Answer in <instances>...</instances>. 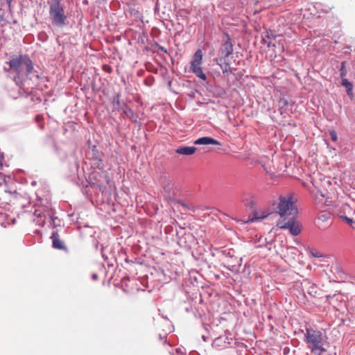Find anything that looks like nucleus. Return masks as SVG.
Masks as SVG:
<instances>
[{
  "label": "nucleus",
  "mask_w": 355,
  "mask_h": 355,
  "mask_svg": "<svg viewBox=\"0 0 355 355\" xmlns=\"http://www.w3.org/2000/svg\"><path fill=\"white\" fill-rule=\"evenodd\" d=\"M10 69L16 73L14 80L17 85H24L26 83L24 76L31 80L39 78V74L34 70L33 62L26 55L14 58L9 62Z\"/></svg>",
  "instance_id": "obj_1"
},
{
  "label": "nucleus",
  "mask_w": 355,
  "mask_h": 355,
  "mask_svg": "<svg viewBox=\"0 0 355 355\" xmlns=\"http://www.w3.org/2000/svg\"><path fill=\"white\" fill-rule=\"evenodd\" d=\"M304 337V341L311 353L322 355L327 352L325 345L327 343V336L322 331L307 327Z\"/></svg>",
  "instance_id": "obj_2"
},
{
  "label": "nucleus",
  "mask_w": 355,
  "mask_h": 355,
  "mask_svg": "<svg viewBox=\"0 0 355 355\" xmlns=\"http://www.w3.org/2000/svg\"><path fill=\"white\" fill-rule=\"evenodd\" d=\"M275 206V212L280 216L279 220H286L289 218H296L297 209L295 205L293 193L280 196Z\"/></svg>",
  "instance_id": "obj_3"
},
{
  "label": "nucleus",
  "mask_w": 355,
  "mask_h": 355,
  "mask_svg": "<svg viewBox=\"0 0 355 355\" xmlns=\"http://www.w3.org/2000/svg\"><path fill=\"white\" fill-rule=\"evenodd\" d=\"M49 15L53 26L62 27L66 25L67 16L64 15L61 4H51L49 8Z\"/></svg>",
  "instance_id": "obj_4"
},
{
  "label": "nucleus",
  "mask_w": 355,
  "mask_h": 355,
  "mask_svg": "<svg viewBox=\"0 0 355 355\" xmlns=\"http://www.w3.org/2000/svg\"><path fill=\"white\" fill-rule=\"evenodd\" d=\"M202 51L201 49H198L190 62L191 67H190V72H192L194 73L197 77L202 79V80H207V76L203 72L202 68L201 67L202 64Z\"/></svg>",
  "instance_id": "obj_5"
},
{
  "label": "nucleus",
  "mask_w": 355,
  "mask_h": 355,
  "mask_svg": "<svg viewBox=\"0 0 355 355\" xmlns=\"http://www.w3.org/2000/svg\"><path fill=\"white\" fill-rule=\"evenodd\" d=\"M295 218H289L286 220H278L277 226L280 229H288L293 236H297L301 233V226L295 221Z\"/></svg>",
  "instance_id": "obj_6"
},
{
  "label": "nucleus",
  "mask_w": 355,
  "mask_h": 355,
  "mask_svg": "<svg viewBox=\"0 0 355 355\" xmlns=\"http://www.w3.org/2000/svg\"><path fill=\"white\" fill-rule=\"evenodd\" d=\"M163 191L162 195L168 201H175L176 196V188L174 184L168 179H164L162 182Z\"/></svg>",
  "instance_id": "obj_7"
},
{
  "label": "nucleus",
  "mask_w": 355,
  "mask_h": 355,
  "mask_svg": "<svg viewBox=\"0 0 355 355\" xmlns=\"http://www.w3.org/2000/svg\"><path fill=\"white\" fill-rule=\"evenodd\" d=\"M93 178L96 180V182H92V184L103 193L105 191L104 189H105V184L109 183L107 176L104 173L101 175L99 173H94Z\"/></svg>",
  "instance_id": "obj_8"
},
{
  "label": "nucleus",
  "mask_w": 355,
  "mask_h": 355,
  "mask_svg": "<svg viewBox=\"0 0 355 355\" xmlns=\"http://www.w3.org/2000/svg\"><path fill=\"white\" fill-rule=\"evenodd\" d=\"M221 57L223 59L230 56L233 53V44L229 36H227V40L222 44L220 49Z\"/></svg>",
  "instance_id": "obj_9"
},
{
  "label": "nucleus",
  "mask_w": 355,
  "mask_h": 355,
  "mask_svg": "<svg viewBox=\"0 0 355 355\" xmlns=\"http://www.w3.org/2000/svg\"><path fill=\"white\" fill-rule=\"evenodd\" d=\"M256 196L254 193L251 192H245L243 193L241 196V200L243 202V204L251 209L254 208V205L256 203L255 202Z\"/></svg>",
  "instance_id": "obj_10"
},
{
  "label": "nucleus",
  "mask_w": 355,
  "mask_h": 355,
  "mask_svg": "<svg viewBox=\"0 0 355 355\" xmlns=\"http://www.w3.org/2000/svg\"><path fill=\"white\" fill-rule=\"evenodd\" d=\"M52 239V246L55 249L64 250L65 246L63 242L60 239L59 234L57 231H53L51 236Z\"/></svg>",
  "instance_id": "obj_11"
},
{
  "label": "nucleus",
  "mask_w": 355,
  "mask_h": 355,
  "mask_svg": "<svg viewBox=\"0 0 355 355\" xmlns=\"http://www.w3.org/2000/svg\"><path fill=\"white\" fill-rule=\"evenodd\" d=\"M230 344L229 338L226 336H221L214 339L212 346L218 348H225Z\"/></svg>",
  "instance_id": "obj_12"
},
{
  "label": "nucleus",
  "mask_w": 355,
  "mask_h": 355,
  "mask_svg": "<svg viewBox=\"0 0 355 355\" xmlns=\"http://www.w3.org/2000/svg\"><path fill=\"white\" fill-rule=\"evenodd\" d=\"M194 144L196 145H209V144H213V145H218V146H220V143L213 139V138H211V137H200L198 139H196L195 141H194Z\"/></svg>",
  "instance_id": "obj_13"
},
{
  "label": "nucleus",
  "mask_w": 355,
  "mask_h": 355,
  "mask_svg": "<svg viewBox=\"0 0 355 355\" xmlns=\"http://www.w3.org/2000/svg\"><path fill=\"white\" fill-rule=\"evenodd\" d=\"M197 148L194 146H180L175 150V153L180 155H193Z\"/></svg>",
  "instance_id": "obj_14"
},
{
  "label": "nucleus",
  "mask_w": 355,
  "mask_h": 355,
  "mask_svg": "<svg viewBox=\"0 0 355 355\" xmlns=\"http://www.w3.org/2000/svg\"><path fill=\"white\" fill-rule=\"evenodd\" d=\"M342 85L344 86L346 88L347 95L349 96L351 99L353 98L354 94L352 92L353 89V85L351 82H349L347 78H342Z\"/></svg>",
  "instance_id": "obj_15"
},
{
  "label": "nucleus",
  "mask_w": 355,
  "mask_h": 355,
  "mask_svg": "<svg viewBox=\"0 0 355 355\" xmlns=\"http://www.w3.org/2000/svg\"><path fill=\"white\" fill-rule=\"evenodd\" d=\"M223 59V58H216L214 60V61L220 65L222 71H223V73H232V70H231V68H230V66L228 63H222Z\"/></svg>",
  "instance_id": "obj_16"
},
{
  "label": "nucleus",
  "mask_w": 355,
  "mask_h": 355,
  "mask_svg": "<svg viewBox=\"0 0 355 355\" xmlns=\"http://www.w3.org/2000/svg\"><path fill=\"white\" fill-rule=\"evenodd\" d=\"M353 211V209L348 204H343L340 207L338 216L340 217V214L344 216L350 215Z\"/></svg>",
  "instance_id": "obj_17"
},
{
  "label": "nucleus",
  "mask_w": 355,
  "mask_h": 355,
  "mask_svg": "<svg viewBox=\"0 0 355 355\" xmlns=\"http://www.w3.org/2000/svg\"><path fill=\"white\" fill-rule=\"evenodd\" d=\"M309 252L311 257L315 258H325L327 257L322 253L320 252L319 251L313 249H310L309 250Z\"/></svg>",
  "instance_id": "obj_18"
},
{
  "label": "nucleus",
  "mask_w": 355,
  "mask_h": 355,
  "mask_svg": "<svg viewBox=\"0 0 355 355\" xmlns=\"http://www.w3.org/2000/svg\"><path fill=\"white\" fill-rule=\"evenodd\" d=\"M270 36H272L273 38L275 37L273 36L272 33H269L268 31L266 32L265 35H263V41L264 43L267 44L268 46L270 47L271 46V42L270 40Z\"/></svg>",
  "instance_id": "obj_19"
},
{
  "label": "nucleus",
  "mask_w": 355,
  "mask_h": 355,
  "mask_svg": "<svg viewBox=\"0 0 355 355\" xmlns=\"http://www.w3.org/2000/svg\"><path fill=\"white\" fill-rule=\"evenodd\" d=\"M340 218L344 220L345 222H346L348 225H349L352 227L354 228L355 229V222L350 218L347 217V216H344V215H340Z\"/></svg>",
  "instance_id": "obj_20"
},
{
  "label": "nucleus",
  "mask_w": 355,
  "mask_h": 355,
  "mask_svg": "<svg viewBox=\"0 0 355 355\" xmlns=\"http://www.w3.org/2000/svg\"><path fill=\"white\" fill-rule=\"evenodd\" d=\"M345 64H346L345 62H342L340 68L339 69L340 76L341 78H345V76H347V71L345 68Z\"/></svg>",
  "instance_id": "obj_21"
},
{
  "label": "nucleus",
  "mask_w": 355,
  "mask_h": 355,
  "mask_svg": "<svg viewBox=\"0 0 355 355\" xmlns=\"http://www.w3.org/2000/svg\"><path fill=\"white\" fill-rule=\"evenodd\" d=\"M123 113L126 115L129 119H132L134 117V112L131 108L128 106H125L123 110Z\"/></svg>",
  "instance_id": "obj_22"
},
{
  "label": "nucleus",
  "mask_w": 355,
  "mask_h": 355,
  "mask_svg": "<svg viewBox=\"0 0 355 355\" xmlns=\"http://www.w3.org/2000/svg\"><path fill=\"white\" fill-rule=\"evenodd\" d=\"M113 104H114V106H119L120 105V94H117L114 97Z\"/></svg>",
  "instance_id": "obj_23"
},
{
  "label": "nucleus",
  "mask_w": 355,
  "mask_h": 355,
  "mask_svg": "<svg viewBox=\"0 0 355 355\" xmlns=\"http://www.w3.org/2000/svg\"><path fill=\"white\" fill-rule=\"evenodd\" d=\"M329 135L332 141H336L338 139L337 133L335 130H331Z\"/></svg>",
  "instance_id": "obj_24"
},
{
  "label": "nucleus",
  "mask_w": 355,
  "mask_h": 355,
  "mask_svg": "<svg viewBox=\"0 0 355 355\" xmlns=\"http://www.w3.org/2000/svg\"><path fill=\"white\" fill-rule=\"evenodd\" d=\"M255 216H256L257 219L262 220V219L265 218L267 216V215H263V216H258V214H256Z\"/></svg>",
  "instance_id": "obj_25"
},
{
  "label": "nucleus",
  "mask_w": 355,
  "mask_h": 355,
  "mask_svg": "<svg viewBox=\"0 0 355 355\" xmlns=\"http://www.w3.org/2000/svg\"><path fill=\"white\" fill-rule=\"evenodd\" d=\"M327 216L326 214H322L320 216L319 219L322 220H325L326 219H327Z\"/></svg>",
  "instance_id": "obj_26"
},
{
  "label": "nucleus",
  "mask_w": 355,
  "mask_h": 355,
  "mask_svg": "<svg viewBox=\"0 0 355 355\" xmlns=\"http://www.w3.org/2000/svg\"><path fill=\"white\" fill-rule=\"evenodd\" d=\"M92 277L94 280H96L98 279V275L96 274H93Z\"/></svg>",
  "instance_id": "obj_27"
},
{
  "label": "nucleus",
  "mask_w": 355,
  "mask_h": 355,
  "mask_svg": "<svg viewBox=\"0 0 355 355\" xmlns=\"http://www.w3.org/2000/svg\"><path fill=\"white\" fill-rule=\"evenodd\" d=\"M60 4V0H53V3L52 4Z\"/></svg>",
  "instance_id": "obj_28"
},
{
  "label": "nucleus",
  "mask_w": 355,
  "mask_h": 355,
  "mask_svg": "<svg viewBox=\"0 0 355 355\" xmlns=\"http://www.w3.org/2000/svg\"><path fill=\"white\" fill-rule=\"evenodd\" d=\"M182 206L187 207V205L184 203H182Z\"/></svg>",
  "instance_id": "obj_29"
},
{
  "label": "nucleus",
  "mask_w": 355,
  "mask_h": 355,
  "mask_svg": "<svg viewBox=\"0 0 355 355\" xmlns=\"http://www.w3.org/2000/svg\"><path fill=\"white\" fill-rule=\"evenodd\" d=\"M0 175H1V174L0 173Z\"/></svg>",
  "instance_id": "obj_30"
}]
</instances>
